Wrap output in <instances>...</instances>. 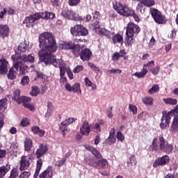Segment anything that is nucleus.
Masks as SVG:
<instances>
[{
    "label": "nucleus",
    "instance_id": "obj_41",
    "mask_svg": "<svg viewBox=\"0 0 178 178\" xmlns=\"http://www.w3.org/2000/svg\"><path fill=\"white\" fill-rule=\"evenodd\" d=\"M30 124V119L24 118L20 122V126L22 127H27Z\"/></svg>",
    "mask_w": 178,
    "mask_h": 178
},
{
    "label": "nucleus",
    "instance_id": "obj_27",
    "mask_svg": "<svg viewBox=\"0 0 178 178\" xmlns=\"http://www.w3.org/2000/svg\"><path fill=\"white\" fill-rule=\"evenodd\" d=\"M40 18L44 19L45 20H48V19H54L55 17V14L54 13H49L48 11H45L44 13H40Z\"/></svg>",
    "mask_w": 178,
    "mask_h": 178
},
{
    "label": "nucleus",
    "instance_id": "obj_60",
    "mask_svg": "<svg viewBox=\"0 0 178 178\" xmlns=\"http://www.w3.org/2000/svg\"><path fill=\"white\" fill-rule=\"evenodd\" d=\"M129 161L131 165H137V160L136 159L135 155H132L131 157H129Z\"/></svg>",
    "mask_w": 178,
    "mask_h": 178
},
{
    "label": "nucleus",
    "instance_id": "obj_63",
    "mask_svg": "<svg viewBox=\"0 0 178 178\" xmlns=\"http://www.w3.org/2000/svg\"><path fill=\"white\" fill-rule=\"evenodd\" d=\"M92 15H93V19L95 21H99V12L95 11V13H93Z\"/></svg>",
    "mask_w": 178,
    "mask_h": 178
},
{
    "label": "nucleus",
    "instance_id": "obj_31",
    "mask_svg": "<svg viewBox=\"0 0 178 178\" xmlns=\"http://www.w3.org/2000/svg\"><path fill=\"white\" fill-rule=\"evenodd\" d=\"M163 101L165 105H177V99L172 97L163 98Z\"/></svg>",
    "mask_w": 178,
    "mask_h": 178
},
{
    "label": "nucleus",
    "instance_id": "obj_59",
    "mask_svg": "<svg viewBox=\"0 0 178 178\" xmlns=\"http://www.w3.org/2000/svg\"><path fill=\"white\" fill-rule=\"evenodd\" d=\"M143 9H144V6L143 3H141V2H140L136 6V10L137 12H140V13H143Z\"/></svg>",
    "mask_w": 178,
    "mask_h": 178
},
{
    "label": "nucleus",
    "instance_id": "obj_52",
    "mask_svg": "<svg viewBox=\"0 0 178 178\" xmlns=\"http://www.w3.org/2000/svg\"><path fill=\"white\" fill-rule=\"evenodd\" d=\"M116 137L118 141H124V135L122 134V132L118 131L117 133Z\"/></svg>",
    "mask_w": 178,
    "mask_h": 178
},
{
    "label": "nucleus",
    "instance_id": "obj_10",
    "mask_svg": "<svg viewBox=\"0 0 178 178\" xmlns=\"http://www.w3.org/2000/svg\"><path fill=\"white\" fill-rule=\"evenodd\" d=\"M76 58L80 56V58L83 62H87L91 59V56H92V51L90 50V49L86 48V46L82 45L80 46V49L78 51V54H75L74 55Z\"/></svg>",
    "mask_w": 178,
    "mask_h": 178
},
{
    "label": "nucleus",
    "instance_id": "obj_35",
    "mask_svg": "<svg viewBox=\"0 0 178 178\" xmlns=\"http://www.w3.org/2000/svg\"><path fill=\"white\" fill-rule=\"evenodd\" d=\"M89 29H90L93 31L101 29V25L99 24V21L97 20V21H95L93 24H90L89 25Z\"/></svg>",
    "mask_w": 178,
    "mask_h": 178
},
{
    "label": "nucleus",
    "instance_id": "obj_55",
    "mask_svg": "<svg viewBox=\"0 0 178 178\" xmlns=\"http://www.w3.org/2000/svg\"><path fill=\"white\" fill-rule=\"evenodd\" d=\"M120 58V57L119 56V53L118 52H115L113 54V55L112 56V60H113V62H118V60H119Z\"/></svg>",
    "mask_w": 178,
    "mask_h": 178
},
{
    "label": "nucleus",
    "instance_id": "obj_44",
    "mask_svg": "<svg viewBox=\"0 0 178 178\" xmlns=\"http://www.w3.org/2000/svg\"><path fill=\"white\" fill-rule=\"evenodd\" d=\"M19 101L20 104H23V105H24V104H29L27 102H30V101H31V97L21 96V99Z\"/></svg>",
    "mask_w": 178,
    "mask_h": 178
},
{
    "label": "nucleus",
    "instance_id": "obj_32",
    "mask_svg": "<svg viewBox=\"0 0 178 178\" xmlns=\"http://www.w3.org/2000/svg\"><path fill=\"white\" fill-rule=\"evenodd\" d=\"M7 105H8V99H1L0 100V113H3L5 109H6Z\"/></svg>",
    "mask_w": 178,
    "mask_h": 178
},
{
    "label": "nucleus",
    "instance_id": "obj_39",
    "mask_svg": "<svg viewBox=\"0 0 178 178\" xmlns=\"http://www.w3.org/2000/svg\"><path fill=\"white\" fill-rule=\"evenodd\" d=\"M72 92H77V94H81V89L80 88V83H76L72 86Z\"/></svg>",
    "mask_w": 178,
    "mask_h": 178
},
{
    "label": "nucleus",
    "instance_id": "obj_51",
    "mask_svg": "<svg viewBox=\"0 0 178 178\" xmlns=\"http://www.w3.org/2000/svg\"><path fill=\"white\" fill-rule=\"evenodd\" d=\"M108 73L111 74H120L122 73V70L120 69H112L108 70Z\"/></svg>",
    "mask_w": 178,
    "mask_h": 178
},
{
    "label": "nucleus",
    "instance_id": "obj_17",
    "mask_svg": "<svg viewBox=\"0 0 178 178\" xmlns=\"http://www.w3.org/2000/svg\"><path fill=\"white\" fill-rule=\"evenodd\" d=\"M10 29L7 24H0V38H6L9 37Z\"/></svg>",
    "mask_w": 178,
    "mask_h": 178
},
{
    "label": "nucleus",
    "instance_id": "obj_13",
    "mask_svg": "<svg viewBox=\"0 0 178 178\" xmlns=\"http://www.w3.org/2000/svg\"><path fill=\"white\" fill-rule=\"evenodd\" d=\"M31 157L30 156H22L19 161V170L23 172V170H27L31 165Z\"/></svg>",
    "mask_w": 178,
    "mask_h": 178
},
{
    "label": "nucleus",
    "instance_id": "obj_7",
    "mask_svg": "<svg viewBox=\"0 0 178 178\" xmlns=\"http://www.w3.org/2000/svg\"><path fill=\"white\" fill-rule=\"evenodd\" d=\"M48 152V146L44 144H40L39 148L37 149L35 152V156L38 159L36 162V168L35 172L33 175V178L38 177V175H40V171L41 170V168H42V159H40L43 155H45Z\"/></svg>",
    "mask_w": 178,
    "mask_h": 178
},
{
    "label": "nucleus",
    "instance_id": "obj_56",
    "mask_svg": "<svg viewBox=\"0 0 178 178\" xmlns=\"http://www.w3.org/2000/svg\"><path fill=\"white\" fill-rule=\"evenodd\" d=\"M83 65H77L74 68L73 72L74 73H80V72L83 71Z\"/></svg>",
    "mask_w": 178,
    "mask_h": 178
},
{
    "label": "nucleus",
    "instance_id": "obj_30",
    "mask_svg": "<svg viewBox=\"0 0 178 178\" xmlns=\"http://www.w3.org/2000/svg\"><path fill=\"white\" fill-rule=\"evenodd\" d=\"M147 73H148V70L143 68L141 72H136L134 74H132V76H135V77H137V79H144Z\"/></svg>",
    "mask_w": 178,
    "mask_h": 178
},
{
    "label": "nucleus",
    "instance_id": "obj_29",
    "mask_svg": "<svg viewBox=\"0 0 178 178\" xmlns=\"http://www.w3.org/2000/svg\"><path fill=\"white\" fill-rule=\"evenodd\" d=\"M98 34L100 35H105L106 38H112V35H113V33L105 29H102L101 30L99 31Z\"/></svg>",
    "mask_w": 178,
    "mask_h": 178
},
{
    "label": "nucleus",
    "instance_id": "obj_40",
    "mask_svg": "<svg viewBox=\"0 0 178 178\" xmlns=\"http://www.w3.org/2000/svg\"><path fill=\"white\" fill-rule=\"evenodd\" d=\"M27 49H29V47H27V44L24 42L21 43L18 46V51H19L20 52H26Z\"/></svg>",
    "mask_w": 178,
    "mask_h": 178
},
{
    "label": "nucleus",
    "instance_id": "obj_14",
    "mask_svg": "<svg viewBox=\"0 0 178 178\" xmlns=\"http://www.w3.org/2000/svg\"><path fill=\"white\" fill-rule=\"evenodd\" d=\"M169 162H170V158L169 156L164 155L161 157L157 158L153 163V168H159V166H165L166 165H169Z\"/></svg>",
    "mask_w": 178,
    "mask_h": 178
},
{
    "label": "nucleus",
    "instance_id": "obj_1",
    "mask_svg": "<svg viewBox=\"0 0 178 178\" xmlns=\"http://www.w3.org/2000/svg\"><path fill=\"white\" fill-rule=\"evenodd\" d=\"M39 42L40 47H44V48L38 51L40 62H43L46 65H53L54 67H59L60 76H65L66 74V67L60 65L59 59H56V57L52 54L56 52V49H58L56 40H55L54 34L49 32L41 33L39 36Z\"/></svg>",
    "mask_w": 178,
    "mask_h": 178
},
{
    "label": "nucleus",
    "instance_id": "obj_50",
    "mask_svg": "<svg viewBox=\"0 0 178 178\" xmlns=\"http://www.w3.org/2000/svg\"><path fill=\"white\" fill-rule=\"evenodd\" d=\"M18 69H19L20 70V74H26V73H27V70L29 69V66L25 65V66H21L19 67H18Z\"/></svg>",
    "mask_w": 178,
    "mask_h": 178
},
{
    "label": "nucleus",
    "instance_id": "obj_34",
    "mask_svg": "<svg viewBox=\"0 0 178 178\" xmlns=\"http://www.w3.org/2000/svg\"><path fill=\"white\" fill-rule=\"evenodd\" d=\"M22 97H20V90H16L13 93V99L17 102V104H20V99Z\"/></svg>",
    "mask_w": 178,
    "mask_h": 178
},
{
    "label": "nucleus",
    "instance_id": "obj_49",
    "mask_svg": "<svg viewBox=\"0 0 178 178\" xmlns=\"http://www.w3.org/2000/svg\"><path fill=\"white\" fill-rule=\"evenodd\" d=\"M88 65L89 67L92 68V70H94V72H95V73H98L99 72H100L99 67L95 66V65H94V63H88Z\"/></svg>",
    "mask_w": 178,
    "mask_h": 178
},
{
    "label": "nucleus",
    "instance_id": "obj_47",
    "mask_svg": "<svg viewBox=\"0 0 178 178\" xmlns=\"http://www.w3.org/2000/svg\"><path fill=\"white\" fill-rule=\"evenodd\" d=\"M155 66V61L151 60L143 65V69H147V67H154Z\"/></svg>",
    "mask_w": 178,
    "mask_h": 178
},
{
    "label": "nucleus",
    "instance_id": "obj_15",
    "mask_svg": "<svg viewBox=\"0 0 178 178\" xmlns=\"http://www.w3.org/2000/svg\"><path fill=\"white\" fill-rule=\"evenodd\" d=\"M79 131L82 136H90V133L91 131V126H90V123H88L87 120L83 121Z\"/></svg>",
    "mask_w": 178,
    "mask_h": 178
},
{
    "label": "nucleus",
    "instance_id": "obj_33",
    "mask_svg": "<svg viewBox=\"0 0 178 178\" xmlns=\"http://www.w3.org/2000/svg\"><path fill=\"white\" fill-rule=\"evenodd\" d=\"M142 102H143L145 105H154V99H152L151 97H143L142 99Z\"/></svg>",
    "mask_w": 178,
    "mask_h": 178
},
{
    "label": "nucleus",
    "instance_id": "obj_26",
    "mask_svg": "<svg viewBox=\"0 0 178 178\" xmlns=\"http://www.w3.org/2000/svg\"><path fill=\"white\" fill-rule=\"evenodd\" d=\"M170 131L172 133H177L178 131V115L173 118V121L171 125Z\"/></svg>",
    "mask_w": 178,
    "mask_h": 178
},
{
    "label": "nucleus",
    "instance_id": "obj_64",
    "mask_svg": "<svg viewBox=\"0 0 178 178\" xmlns=\"http://www.w3.org/2000/svg\"><path fill=\"white\" fill-rule=\"evenodd\" d=\"M59 0H51L52 6H59Z\"/></svg>",
    "mask_w": 178,
    "mask_h": 178
},
{
    "label": "nucleus",
    "instance_id": "obj_4",
    "mask_svg": "<svg viewBox=\"0 0 178 178\" xmlns=\"http://www.w3.org/2000/svg\"><path fill=\"white\" fill-rule=\"evenodd\" d=\"M113 8L117 11V13L120 16H123L124 17H134L136 22H140V17L136 14L134 10L129 7L126 4H122L119 1H115L113 3Z\"/></svg>",
    "mask_w": 178,
    "mask_h": 178
},
{
    "label": "nucleus",
    "instance_id": "obj_24",
    "mask_svg": "<svg viewBox=\"0 0 178 178\" xmlns=\"http://www.w3.org/2000/svg\"><path fill=\"white\" fill-rule=\"evenodd\" d=\"M9 170H10V165L9 164L0 167V178L5 177V175Z\"/></svg>",
    "mask_w": 178,
    "mask_h": 178
},
{
    "label": "nucleus",
    "instance_id": "obj_25",
    "mask_svg": "<svg viewBox=\"0 0 178 178\" xmlns=\"http://www.w3.org/2000/svg\"><path fill=\"white\" fill-rule=\"evenodd\" d=\"M111 37L113 44H123V36H122V35L117 33L113 35Z\"/></svg>",
    "mask_w": 178,
    "mask_h": 178
},
{
    "label": "nucleus",
    "instance_id": "obj_43",
    "mask_svg": "<svg viewBox=\"0 0 178 178\" xmlns=\"http://www.w3.org/2000/svg\"><path fill=\"white\" fill-rule=\"evenodd\" d=\"M19 176V171L17 170V168H13L10 171V177L8 178H16Z\"/></svg>",
    "mask_w": 178,
    "mask_h": 178
},
{
    "label": "nucleus",
    "instance_id": "obj_5",
    "mask_svg": "<svg viewBox=\"0 0 178 178\" xmlns=\"http://www.w3.org/2000/svg\"><path fill=\"white\" fill-rule=\"evenodd\" d=\"M140 30V26L134 24V22H130L127 24L124 42L126 47H130V45L134 42V35H137Z\"/></svg>",
    "mask_w": 178,
    "mask_h": 178
},
{
    "label": "nucleus",
    "instance_id": "obj_8",
    "mask_svg": "<svg viewBox=\"0 0 178 178\" xmlns=\"http://www.w3.org/2000/svg\"><path fill=\"white\" fill-rule=\"evenodd\" d=\"M149 13L157 24H165L166 23V17L162 15L159 10L154 8H149Z\"/></svg>",
    "mask_w": 178,
    "mask_h": 178
},
{
    "label": "nucleus",
    "instance_id": "obj_21",
    "mask_svg": "<svg viewBox=\"0 0 178 178\" xmlns=\"http://www.w3.org/2000/svg\"><path fill=\"white\" fill-rule=\"evenodd\" d=\"M15 69L16 68L15 67V62L13 61V67L10 69L7 74V79H8V80H15V79L17 77V72Z\"/></svg>",
    "mask_w": 178,
    "mask_h": 178
},
{
    "label": "nucleus",
    "instance_id": "obj_16",
    "mask_svg": "<svg viewBox=\"0 0 178 178\" xmlns=\"http://www.w3.org/2000/svg\"><path fill=\"white\" fill-rule=\"evenodd\" d=\"M40 19H41V15L40 13H36L29 17H26L23 23L24 24H33V23H35V22H37V20H40Z\"/></svg>",
    "mask_w": 178,
    "mask_h": 178
},
{
    "label": "nucleus",
    "instance_id": "obj_45",
    "mask_svg": "<svg viewBox=\"0 0 178 178\" xmlns=\"http://www.w3.org/2000/svg\"><path fill=\"white\" fill-rule=\"evenodd\" d=\"M29 83H30V79L29 78V76H23L21 80L22 86H27Z\"/></svg>",
    "mask_w": 178,
    "mask_h": 178
},
{
    "label": "nucleus",
    "instance_id": "obj_12",
    "mask_svg": "<svg viewBox=\"0 0 178 178\" xmlns=\"http://www.w3.org/2000/svg\"><path fill=\"white\" fill-rule=\"evenodd\" d=\"M162 113L163 115L161 119L160 127L163 130L170 124V120H172V116L173 115H172V111H169L168 113L163 111Z\"/></svg>",
    "mask_w": 178,
    "mask_h": 178
},
{
    "label": "nucleus",
    "instance_id": "obj_38",
    "mask_svg": "<svg viewBox=\"0 0 178 178\" xmlns=\"http://www.w3.org/2000/svg\"><path fill=\"white\" fill-rule=\"evenodd\" d=\"M159 91V86L158 84H154L152 87L148 90L149 94H155V92H158Z\"/></svg>",
    "mask_w": 178,
    "mask_h": 178
},
{
    "label": "nucleus",
    "instance_id": "obj_18",
    "mask_svg": "<svg viewBox=\"0 0 178 178\" xmlns=\"http://www.w3.org/2000/svg\"><path fill=\"white\" fill-rule=\"evenodd\" d=\"M8 60L5 58L0 59V74L8 73Z\"/></svg>",
    "mask_w": 178,
    "mask_h": 178
},
{
    "label": "nucleus",
    "instance_id": "obj_9",
    "mask_svg": "<svg viewBox=\"0 0 178 178\" xmlns=\"http://www.w3.org/2000/svg\"><path fill=\"white\" fill-rule=\"evenodd\" d=\"M70 33L75 37H86L88 35V29L81 24H76L71 27Z\"/></svg>",
    "mask_w": 178,
    "mask_h": 178
},
{
    "label": "nucleus",
    "instance_id": "obj_2",
    "mask_svg": "<svg viewBox=\"0 0 178 178\" xmlns=\"http://www.w3.org/2000/svg\"><path fill=\"white\" fill-rule=\"evenodd\" d=\"M175 147L173 144L170 143L163 138L162 136H159V145H158V138H154L152 140V145L149 147V151L150 152H163L164 154H172L173 152Z\"/></svg>",
    "mask_w": 178,
    "mask_h": 178
},
{
    "label": "nucleus",
    "instance_id": "obj_62",
    "mask_svg": "<svg viewBox=\"0 0 178 178\" xmlns=\"http://www.w3.org/2000/svg\"><path fill=\"white\" fill-rule=\"evenodd\" d=\"M84 81H85V86L86 87H91V85L92 84V82L91 81H90L88 77H86L85 79H84Z\"/></svg>",
    "mask_w": 178,
    "mask_h": 178
},
{
    "label": "nucleus",
    "instance_id": "obj_19",
    "mask_svg": "<svg viewBox=\"0 0 178 178\" xmlns=\"http://www.w3.org/2000/svg\"><path fill=\"white\" fill-rule=\"evenodd\" d=\"M61 15L65 19H70V20H74V15L76 13L72 10H63L61 12Z\"/></svg>",
    "mask_w": 178,
    "mask_h": 178
},
{
    "label": "nucleus",
    "instance_id": "obj_53",
    "mask_svg": "<svg viewBox=\"0 0 178 178\" xmlns=\"http://www.w3.org/2000/svg\"><path fill=\"white\" fill-rule=\"evenodd\" d=\"M5 115L3 113H0V129H2L3 124H5Z\"/></svg>",
    "mask_w": 178,
    "mask_h": 178
},
{
    "label": "nucleus",
    "instance_id": "obj_36",
    "mask_svg": "<svg viewBox=\"0 0 178 178\" xmlns=\"http://www.w3.org/2000/svg\"><path fill=\"white\" fill-rule=\"evenodd\" d=\"M40 94V88L37 86H32L31 91L30 92V95L32 97H37Z\"/></svg>",
    "mask_w": 178,
    "mask_h": 178
},
{
    "label": "nucleus",
    "instance_id": "obj_54",
    "mask_svg": "<svg viewBox=\"0 0 178 178\" xmlns=\"http://www.w3.org/2000/svg\"><path fill=\"white\" fill-rule=\"evenodd\" d=\"M30 177V172L27 171H24L22 174L19 176L18 178H29Z\"/></svg>",
    "mask_w": 178,
    "mask_h": 178
},
{
    "label": "nucleus",
    "instance_id": "obj_61",
    "mask_svg": "<svg viewBox=\"0 0 178 178\" xmlns=\"http://www.w3.org/2000/svg\"><path fill=\"white\" fill-rule=\"evenodd\" d=\"M24 108H27V109H29L30 111H33L35 110V107L34 106L30 104H24Z\"/></svg>",
    "mask_w": 178,
    "mask_h": 178
},
{
    "label": "nucleus",
    "instance_id": "obj_20",
    "mask_svg": "<svg viewBox=\"0 0 178 178\" xmlns=\"http://www.w3.org/2000/svg\"><path fill=\"white\" fill-rule=\"evenodd\" d=\"M39 178H52V166H48L44 172L40 173Z\"/></svg>",
    "mask_w": 178,
    "mask_h": 178
},
{
    "label": "nucleus",
    "instance_id": "obj_3",
    "mask_svg": "<svg viewBox=\"0 0 178 178\" xmlns=\"http://www.w3.org/2000/svg\"><path fill=\"white\" fill-rule=\"evenodd\" d=\"M86 149H88V151H90L92 154V155H94L96 159H100L97 161V163L96 165V169L99 170V173H100V175H102V176H109L111 174H109L108 172L104 171L105 170V169H106V168H108V160H106V159H102V154H101V152H99L98 149L91 146L86 147Z\"/></svg>",
    "mask_w": 178,
    "mask_h": 178
},
{
    "label": "nucleus",
    "instance_id": "obj_28",
    "mask_svg": "<svg viewBox=\"0 0 178 178\" xmlns=\"http://www.w3.org/2000/svg\"><path fill=\"white\" fill-rule=\"evenodd\" d=\"M137 1L143 3L146 8H151V6H155V0H137Z\"/></svg>",
    "mask_w": 178,
    "mask_h": 178
},
{
    "label": "nucleus",
    "instance_id": "obj_57",
    "mask_svg": "<svg viewBox=\"0 0 178 178\" xmlns=\"http://www.w3.org/2000/svg\"><path fill=\"white\" fill-rule=\"evenodd\" d=\"M32 133L33 134H38V132L40 131V127L38 126H33L31 129Z\"/></svg>",
    "mask_w": 178,
    "mask_h": 178
},
{
    "label": "nucleus",
    "instance_id": "obj_37",
    "mask_svg": "<svg viewBox=\"0 0 178 178\" xmlns=\"http://www.w3.org/2000/svg\"><path fill=\"white\" fill-rule=\"evenodd\" d=\"M116 143V136H108L106 140V144L108 145H113Z\"/></svg>",
    "mask_w": 178,
    "mask_h": 178
},
{
    "label": "nucleus",
    "instance_id": "obj_6",
    "mask_svg": "<svg viewBox=\"0 0 178 178\" xmlns=\"http://www.w3.org/2000/svg\"><path fill=\"white\" fill-rule=\"evenodd\" d=\"M34 54H31L28 56L26 54L20 56L19 54H15L11 56V59L14 62V67L15 70H19V67L23 66L24 63L27 62L34 63Z\"/></svg>",
    "mask_w": 178,
    "mask_h": 178
},
{
    "label": "nucleus",
    "instance_id": "obj_58",
    "mask_svg": "<svg viewBox=\"0 0 178 178\" xmlns=\"http://www.w3.org/2000/svg\"><path fill=\"white\" fill-rule=\"evenodd\" d=\"M65 162H66V158H63V159L57 161L56 165L58 168H60V166H63L65 165Z\"/></svg>",
    "mask_w": 178,
    "mask_h": 178
},
{
    "label": "nucleus",
    "instance_id": "obj_22",
    "mask_svg": "<svg viewBox=\"0 0 178 178\" xmlns=\"http://www.w3.org/2000/svg\"><path fill=\"white\" fill-rule=\"evenodd\" d=\"M84 161L86 165H88V166H91L92 168H95L96 169L98 161L95 159V157H86Z\"/></svg>",
    "mask_w": 178,
    "mask_h": 178
},
{
    "label": "nucleus",
    "instance_id": "obj_11",
    "mask_svg": "<svg viewBox=\"0 0 178 178\" xmlns=\"http://www.w3.org/2000/svg\"><path fill=\"white\" fill-rule=\"evenodd\" d=\"M58 48L60 49H72V54L76 55V54H79V51H80V44H76L73 42H63L59 44Z\"/></svg>",
    "mask_w": 178,
    "mask_h": 178
},
{
    "label": "nucleus",
    "instance_id": "obj_23",
    "mask_svg": "<svg viewBox=\"0 0 178 178\" xmlns=\"http://www.w3.org/2000/svg\"><path fill=\"white\" fill-rule=\"evenodd\" d=\"M24 151L30 152L31 151V148H33V140L28 138H25L24 141Z\"/></svg>",
    "mask_w": 178,
    "mask_h": 178
},
{
    "label": "nucleus",
    "instance_id": "obj_46",
    "mask_svg": "<svg viewBox=\"0 0 178 178\" xmlns=\"http://www.w3.org/2000/svg\"><path fill=\"white\" fill-rule=\"evenodd\" d=\"M129 112H132L133 115H137V106L133 104H129Z\"/></svg>",
    "mask_w": 178,
    "mask_h": 178
},
{
    "label": "nucleus",
    "instance_id": "obj_48",
    "mask_svg": "<svg viewBox=\"0 0 178 178\" xmlns=\"http://www.w3.org/2000/svg\"><path fill=\"white\" fill-rule=\"evenodd\" d=\"M80 2L81 0H68V5L70 6H77Z\"/></svg>",
    "mask_w": 178,
    "mask_h": 178
},
{
    "label": "nucleus",
    "instance_id": "obj_42",
    "mask_svg": "<svg viewBox=\"0 0 178 178\" xmlns=\"http://www.w3.org/2000/svg\"><path fill=\"white\" fill-rule=\"evenodd\" d=\"M160 70H161V66L159 65H157L150 69V72L154 74V76H157V74H159Z\"/></svg>",
    "mask_w": 178,
    "mask_h": 178
}]
</instances>
